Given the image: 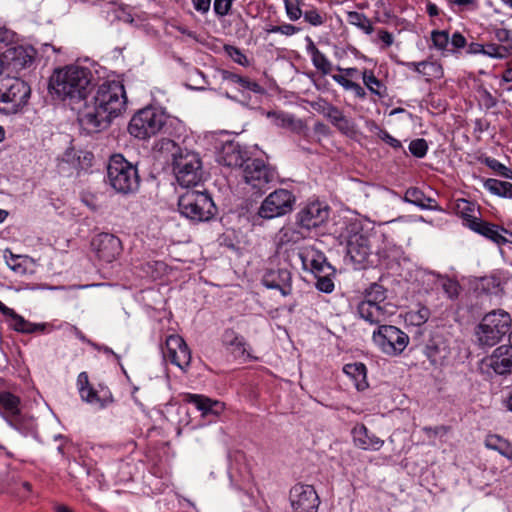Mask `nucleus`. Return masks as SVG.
Returning <instances> with one entry per match:
<instances>
[{
    "label": "nucleus",
    "instance_id": "nucleus-48",
    "mask_svg": "<svg viewBox=\"0 0 512 512\" xmlns=\"http://www.w3.org/2000/svg\"><path fill=\"white\" fill-rule=\"evenodd\" d=\"M410 153L416 158H423L428 151V143L424 138H417L409 144Z\"/></svg>",
    "mask_w": 512,
    "mask_h": 512
},
{
    "label": "nucleus",
    "instance_id": "nucleus-11",
    "mask_svg": "<svg viewBox=\"0 0 512 512\" xmlns=\"http://www.w3.org/2000/svg\"><path fill=\"white\" fill-rule=\"evenodd\" d=\"M330 212L331 208L326 202L318 199L308 201L295 214V225L301 232L310 233L327 223Z\"/></svg>",
    "mask_w": 512,
    "mask_h": 512
},
{
    "label": "nucleus",
    "instance_id": "nucleus-38",
    "mask_svg": "<svg viewBox=\"0 0 512 512\" xmlns=\"http://www.w3.org/2000/svg\"><path fill=\"white\" fill-rule=\"evenodd\" d=\"M429 274L442 280V289L449 299L454 300L458 298L461 286L457 280L452 279L447 275H441L440 273L434 271H430Z\"/></svg>",
    "mask_w": 512,
    "mask_h": 512
},
{
    "label": "nucleus",
    "instance_id": "nucleus-43",
    "mask_svg": "<svg viewBox=\"0 0 512 512\" xmlns=\"http://www.w3.org/2000/svg\"><path fill=\"white\" fill-rule=\"evenodd\" d=\"M223 50L231 60L240 66H250V61L247 56L238 47L231 44H224Z\"/></svg>",
    "mask_w": 512,
    "mask_h": 512
},
{
    "label": "nucleus",
    "instance_id": "nucleus-44",
    "mask_svg": "<svg viewBox=\"0 0 512 512\" xmlns=\"http://www.w3.org/2000/svg\"><path fill=\"white\" fill-rule=\"evenodd\" d=\"M237 85L239 86V91L242 93V96L244 98L249 97V95L245 93L246 91H250L260 95L265 93V89L258 82L251 80L249 77L246 76H242Z\"/></svg>",
    "mask_w": 512,
    "mask_h": 512
},
{
    "label": "nucleus",
    "instance_id": "nucleus-32",
    "mask_svg": "<svg viewBox=\"0 0 512 512\" xmlns=\"http://www.w3.org/2000/svg\"><path fill=\"white\" fill-rule=\"evenodd\" d=\"M81 399L89 404L97 405L99 408H106L114 402L113 395L110 390H98L91 386L80 396Z\"/></svg>",
    "mask_w": 512,
    "mask_h": 512
},
{
    "label": "nucleus",
    "instance_id": "nucleus-52",
    "mask_svg": "<svg viewBox=\"0 0 512 512\" xmlns=\"http://www.w3.org/2000/svg\"><path fill=\"white\" fill-rule=\"evenodd\" d=\"M234 0H214L213 10L218 18H223L230 14Z\"/></svg>",
    "mask_w": 512,
    "mask_h": 512
},
{
    "label": "nucleus",
    "instance_id": "nucleus-10",
    "mask_svg": "<svg viewBox=\"0 0 512 512\" xmlns=\"http://www.w3.org/2000/svg\"><path fill=\"white\" fill-rule=\"evenodd\" d=\"M88 102L115 118L125 109L127 103L124 85L119 81H105L98 86L95 95Z\"/></svg>",
    "mask_w": 512,
    "mask_h": 512
},
{
    "label": "nucleus",
    "instance_id": "nucleus-49",
    "mask_svg": "<svg viewBox=\"0 0 512 512\" xmlns=\"http://www.w3.org/2000/svg\"><path fill=\"white\" fill-rule=\"evenodd\" d=\"M10 319V326L12 327L13 330L23 334H32V330H28L30 322L26 320L23 316L15 312Z\"/></svg>",
    "mask_w": 512,
    "mask_h": 512
},
{
    "label": "nucleus",
    "instance_id": "nucleus-19",
    "mask_svg": "<svg viewBox=\"0 0 512 512\" xmlns=\"http://www.w3.org/2000/svg\"><path fill=\"white\" fill-rule=\"evenodd\" d=\"M21 398L10 391H0V415L12 428L21 431L24 415Z\"/></svg>",
    "mask_w": 512,
    "mask_h": 512
},
{
    "label": "nucleus",
    "instance_id": "nucleus-41",
    "mask_svg": "<svg viewBox=\"0 0 512 512\" xmlns=\"http://www.w3.org/2000/svg\"><path fill=\"white\" fill-rule=\"evenodd\" d=\"M416 310L412 309L406 314V319L414 326H422L430 318L431 311L428 307L418 303Z\"/></svg>",
    "mask_w": 512,
    "mask_h": 512
},
{
    "label": "nucleus",
    "instance_id": "nucleus-45",
    "mask_svg": "<svg viewBox=\"0 0 512 512\" xmlns=\"http://www.w3.org/2000/svg\"><path fill=\"white\" fill-rule=\"evenodd\" d=\"M287 17L290 21H297L302 17L303 0H284Z\"/></svg>",
    "mask_w": 512,
    "mask_h": 512
},
{
    "label": "nucleus",
    "instance_id": "nucleus-6",
    "mask_svg": "<svg viewBox=\"0 0 512 512\" xmlns=\"http://www.w3.org/2000/svg\"><path fill=\"white\" fill-rule=\"evenodd\" d=\"M341 237L346 238V257L356 265V269L374 265L371 240L360 223L347 225L345 235L341 234Z\"/></svg>",
    "mask_w": 512,
    "mask_h": 512
},
{
    "label": "nucleus",
    "instance_id": "nucleus-25",
    "mask_svg": "<svg viewBox=\"0 0 512 512\" xmlns=\"http://www.w3.org/2000/svg\"><path fill=\"white\" fill-rule=\"evenodd\" d=\"M248 153L234 141H228L222 146L218 162L231 168H242L248 158Z\"/></svg>",
    "mask_w": 512,
    "mask_h": 512
},
{
    "label": "nucleus",
    "instance_id": "nucleus-3",
    "mask_svg": "<svg viewBox=\"0 0 512 512\" xmlns=\"http://www.w3.org/2000/svg\"><path fill=\"white\" fill-rule=\"evenodd\" d=\"M107 182L123 195L138 192L141 184L138 162L133 163L120 153L112 154L107 163Z\"/></svg>",
    "mask_w": 512,
    "mask_h": 512
},
{
    "label": "nucleus",
    "instance_id": "nucleus-12",
    "mask_svg": "<svg viewBox=\"0 0 512 512\" xmlns=\"http://www.w3.org/2000/svg\"><path fill=\"white\" fill-rule=\"evenodd\" d=\"M373 342L385 354L400 355L409 343V336L393 325H379L372 334Z\"/></svg>",
    "mask_w": 512,
    "mask_h": 512
},
{
    "label": "nucleus",
    "instance_id": "nucleus-57",
    "mask_svg": "<svg viewBox=\"0 0 512 512\" xmlns=\"http://www.w3.org/2000/svg\"><path fill=\"white\" fill-rule=\"evenodd\" d=\"M90 346L93 347L97 351L103 352V353H105L107 355H112L113 358L115 359V361L117 362V364L120 366V368H121L122 372L124 373V375L127 376V372H126L125 368L123 367V365L121 364V357H120V355L115 353L110 347H108L106 345H101V344H98L96 342H92Z\"/></svg>",
    "mask_w": 512,
    "mask_h": 512
},
{
    "label": "nucleus",
    "instance_id": "nucleus-14",
    "mask_svg": "<svg viewBox=\"0 0 512 512\" xmlns=\"http://www.w3.org/2000/svg\"><path fill=\"white\" fill-rule=\"evenodd\" d=\"M423 353L432 366H444L451 355L450 337L443 329L430 331Z\"/></svg>",
    "mask_w": 512,
    "mask_h": 512
},
{
    "label": "nucleus",
    "instance_id": "nucleus-47",
    "mask_svg": "<svg viewBox=\"0 0 512 512\" xmlns=\"http://www.w3.org/2000/svg\"><path fill=\"white\" fill-rule=\"evenodd\" d=\"M425 199L424 192L418 187H410L406 190L403 201L409 204H413L419 208L424 207L423 201Z\"/></svg>",
    "mask_w": 512,
    "mask_h": 512
},
{
    "label": "nucleus",
    "instance_id": "nucleus-35",
    "mask_svg": "<svg viewBox=\"0 0 512 512\" xmlns=\"http://www.w3.org/2000/svg\"><path fill=\"white\" fill-rule=\"evenodd\" d=\"M483 185L493 195L512 199V183L510 182L488 178L484 181Z\"/></svg>",
    "mask_w": 512,
    "mask_h": 512
},
{
    "label": "nucleus",
    "instance_id": "nucleus-54",
    "mask_svg": "<svg viewBox=\"0 0 512 512\" xmlns=\"http://www.w3.org/2000/svg\"><path fill=\"white\" fill-rule=\"evenodd\" d=\"M372 123L375 129L378 130L377 135L382 141H384L394 149H399L402 147L401 142L398 139L394 138L392 135H390L387 130L380 128L375 122Z\"/></svg>",
    "mask_w": 512,
    "mask_h": 512
},
{
    "label": "nucleus",
    "instance_id": "nucleus-8",
    "mask_svg": "<svg viewBox=\"0 0 512 512\" xmlns=\"http://www.w3.org/2000/svg\"><path fill=\"white\" fill-rule=\"evenodd\" d=\"M168 119L169 116L162 108L148 105L132 116L128 132L137 139L146 140L160 133Z\"/></svg>",
    "mask_w": 512,
    "mask_h": 512
},
{
    "label": "nucleus",
    "instance_id": "nucleus-5",
    "mask_svg": "<svg viewBox=\"0 0 512 512\" xmlns=\"http://www.w3.org/2000/svg\"><path fill=\"white\" fill-rule=\"evenodd\" d=\"M178 211L193 222H208L218 213V208L207 192L188 190L178 198Z\"/></svg>",
    "mask_w": 512,
    "mask_h": 512
},
{
    "label": "nucleus",
    "instance_id": "nucleus-1",
    "mask_svg": "<svg viewBox=\"0 0 512 512\" xmlns=\"http://www.w3.org/2000/svg\"><path fill=\"white\" fill-rule=\"evenodd\" d=\"M94 75L87 67L68 65L57 68L49 78L48 91L58 100L73 102L86 100L94 88Z\"/></svg>",
    "mask_w": 512,
    "mask_h": 512
},
{
    "label": "nucleus",
    "instance_id": "nucleus-29",
    "mask_svg": "<svg viewBox=\"0 0 512 512\" xmlns=\"http://www.w3.org/2000/svg\"><path fill=\"white\" fill-rule=\"evenodd\" d=\"M221 341L223 346L231 350L236 357L249 356L246 349L248 346L246 339L233 328H226L223 331Z\"/></svg>",
    "mask_w": 512,
    "mask_h": 512
},
{
    "label": "nucleus",
    "instance_id": "nucleus-20",
    "mask_svg": "<svg viewBox=\"0 0 512 512\" xmlns=\"http://www.w3.org/2000/svg\"><path fill=\"white\" fill-rule=\"evenodd\" d=\"M166 356L182 371H187L191 363V350L179 335H170L166 340Z\"/></svg>",
    "mask_w": 512,
    "mask_h": 512
},
{
    "label": "nucleus",
    "instance_id": "nucleus-16",
    "mask_svg": "<svg viewBox=\"0 0 512 512\" xmlns=\"http://www.w3.org/2000/svg\"><path fill=\"white\" fill-rule=\"evenodd\" d=\"M293 512H317L320 499L312 485L297 483L289 491Z\"/></svg>",
    "mask_w": 512,
    "mask_h": 512
},
{
    "label": "nucleus",
    "instance_id": "nucleus-63",
    "mask_svg": "<svg viewBox=\"0 0 512 512\" xmlns=\"http://www.w3.org/2000/svg\"><path fill=\"white\" fill-rule=\"evenodd\" d=\"M451 44L456 49H461L466 47L467 41L466 38L458 31L454 32L451 37Z\"/></svg>",
    "mask_w": 512,
    "mask_h": 512
},
{
    "label": "nucleus",
    "instance_id": "nucleus-33",
    "mask_svg": "<svg viewBox=\"0 0 512 512\" xmlns=\"http://www.w3.org/2000/svg\"><path fill=\"white\" fill-rule=\"evenodd\" d=\"M387 299V289L377 283V282H374V283H371L369 285V287H367L365 290H364V293H363V299L361 300L362 302H367L370 304H373V305H376V306H388L389 304L386 303Z\"/></svg>",
    "mask_w": 512,
    "mask_h": 512
},
{
    "label": "nucleus",
    "instance_id": "nucleus-22",
    "mask_svg": "<svg viewBox=\"0 0 512 512\" xmlns=\"http://www.w3.org/2000/svg\"><path fill=\"white\" fill-rule=\"evenodd\" d=\"M291 272L286 268L269 269L262 277V284L268 289L279 290L281 295L288 296L292 292Z\"/></svg>",
    "mask_w": 512,
    "mask_h": 512
},
{
    "label": "nucleus",
    "instance_id": "nucleus-26",
    "mask_svg": "<svg viewBox=\"0 0 512 512\" xmlns=\"http://www.w3.org/2000/svg\"><path fill=\"white\" fill-rule=\"evenodd\" d=\"M303 268L309 270L316 278L322 275H335L336 269L327 261L324 253L315 251L311 257L301 256Z\"/></svg>",
    "mask_w": 512,
    "mask_h": 512
},
{
    "label": "nucleus",
    "instance_id": "nucleus-42",
    "mask_svg": "<svg viewBox=\"0 0 512 512\" xmlns=\"http://www.w3.org/2000/svg\"><path fill=\"white\" fill-rule=\"evenodd\" d=\"M397 64L405 66L409 69L414 70L418 74L424 76H434L433 72L427 71V68L432 69L433 71L440 68L436 63L430 62L427 60H423L420 62H406V61H397Z\"/></svg>",
    "mask_w": 512,
    "mask_h": 512
},
{
    "label": "nucleus",
    "instance_id": "nucleus-28",
    "mask_svg": "<svg viewBox=\"0 0 512 512\" xmlns=\"http://www.w3.org/2000/svg\"><path fill=\"white\" fill-rule=\"evenodd\" d=\"M356 313L359 318L368 322L371 325H381L389 316L386 306H376L373 304L360 301L356 308Z\"/></svg>",
    "mask_w": 512,
    "mask_h": 512
},
{
    "label": "nucleus",
    "instance_id": "nucleus-56",
    "mask_svg": "<svg viewBox=\"0 0 512 512\" xmlns=\"http://www.w3.org/2000/svg\"><path fill=\"white\" fill-rule=\"evenodd\" d=\"M310 106L313 110H315L319 114L324 115L325 117L327 115V112L329 113L330 111H334L333 105L323 98H318L316 101H312L310 103Z\"/></svg>",
    "mask_w": 512,
    "mask_h": 512
},
{
    "label": "nucleus",
    "instance_id": "nucleus-30",
    "mask_svg": "<svg viewBox=\"0 0 512 512\" xmlns=\"http://www.w3.org/2000/svg\"><path fill=\"white\" fill-rule=\"evenodd\" d=\"M343 372L352 379L355 388L358 391H364L369 387L367 381V368L362 362L345 364Z\"/></svg>",
    "mask_w": 512,
    "mask_h": 512
},
{
    "label": "nucleus",
    "instance_id": "nucleus-9",
    "mask_svg": "<svg viewBox=\"0 0 512 512\" xmlns=\"http://www.w3.org/2000/svg\"><path fill=\"white\" fill-rule=\"evenodd\" d=\"M295 202L296 197L291 191L276 189L262 201L257 212L250 215L249 221L253 226H261L264 220L282 217L292 212Z\"/></svg>",
    "mask_w": 512,
    "mask_h": 512
},
{
    "label": "nucleus",
    "instance_id": "nucleus-51",
    "mask_svg": "<svg viewBox=\"0 0 512 512\" xmlns=\"http://www.w3.org/2000/svg\"><path fill=\"white\" fill-rule=\"evenodd\" d=\"M335 275H322L316 278L315 287L320 292L329 294L334 290V279Z\"/></svg>",
    "mask_w": 512,
    "mask_h": 512
},
{
    "label": "nucleus",
    "instance_id": "nucleus-37",
    "mask_svg": "<svg viewBox=\"0 0 512 512\" xmlns=\"http://www.w3.org/2000/svg\"><path fill=\"white\" fill-rule=\"evenodd\" d=\"M362 79L367 89L374 95L383 98L386 96V86L379 80L372 70L364 69L362 72Z\"/></svg>",
    "mask_w": 512,
    "mask_h": 512
},
{
    "label": "nucleus",
    "instance_id": "nucleus-31",
    "mask_svg": "<svg viewBox=\"0 0 512 512\" xmlns=\"http://www.w3.org/2000/svg\"><path fill=\"white\" fill-rule=\"evenodd\" d=\"M305 40L307 42V53L311 56V61L314 67L323 75L330 74L333 68L332 63L317 48V46L314 44L313 40L309 36H306Z\"/></svg>",
    "mask_w": 512,
    "mask_h": 512
},
{
    "label": "nucleus",
    "instance_id": "nucleus-59",
    "mask_svg": "<svg viewBox=\"0 0 512 512\" xmlns=\"http://www.w3.org/2000/svg\"><path fill=\"white\" fill-rule=\"evenodd\" d=\"M268 116H274L276 119V124L283 128H288L290 120L294 117L293 115L284 113V112H271Z\"/></svg>",
    "mask_w": 512,
    "mask_h": 512
},
{
    "label": "nucleus",
    "instance_id": "nucleus-55",
    "mask_svg": "<svg viewBox=\"0 0 512 512\" xmlns=\"http://www.w3.org/2000/svg\"><path fill=\"white\" fill-rule=\"evenodd\" d=\"M289 124V129L299 135H302L304 138H307L309 136V128L308 126L306 125V123L301 120V119H295V117H293L290 122H288Z\"/></svg>",
    "mask_w": 512,
    "mask_h": 512
},
{
    "label": "nucleus",
    "instance_id": "nucleus-39",
    "mask_svg": "<svg viewBox=\"0 0 512 512\" xmlns=\"http://www.w3.org/2000/svg\"><path fill=\"white\" fill-rule=\"evenodd\" d=\"M347 21L349 24L356 26L362 30L365 34H372L374 27L369 18L364 13L357 11L347 12Z\"/></svg>",
    "mask_w": 512,
    "mask_h": 512
},
{
    "label": "nucleus",
    "instance_id": "nucleus-61",
    "mask_svg": "<svg viewBox=\"0 0 512 512\" xmlns=\"http://www.w3.org/2000/svg\"><path fill=\"white\" fill-rule=\"evenodd\" d=\"M219 74L224 81H228L233 84L239 83L242 75L237 74L235 72L226 70V69H219Z\"/></svg>",
    "mask_w": 512,
    "mask_h": 512
},
{
    "label": "nucleus",
    "instance_id": "nucleus-15",
    "mask_svg": "<svg viewBox=\"0 0 512 512\" xmlns=\"http://www.w3.org/2000/svg\"><path fill=\"white\" fill-rule=\"evenodd\" d=\"M78 122L81 131L86 135L100 133L110 127L114 119L105 110H100L88 100H85V105L78 113Z\"/></svg>",
    "mask_w": 512,
    "mask_h": 512
},
{
    "label": "nucleus",
    "instance_id": "nucleus-62",
    "mask_svg": "<svg viewBox=\"0 0 512 512\" xmlns=\"http://www.w3.org/2000/svg\"><path fill=\"white\" fill-rule=\"evenodd\" d=\"M194 9L201 13L206 14L209 12L211 7V0H191Z\"/></svg>",
    "mask_w": 512,
    "mask_h": 512
},
{
    "label": "nucleus",
    "instance_id": "nucleus-2",
    "mask_svg": "<svg viewBox=\"0 0 512 512\" xmlns=\"http://www.w3.org/2000/svg\"><path fill=\"white\" fill-rule=\"evenodd\" d=\"M159 151L171 155L172 170L182 187L196 186L202 180V161L198 153L179 146L175 141L163 138Z\"/></svg>",
    "mask_w": 512,
    "mask_h": 512
},
{
    "label": "nucleus",
    "instance_id": "nucleus-27",
    "mask_svg": "<svg viewBox=\"0 0 512 512\" xmlns=\"http://www.w3.org/2000/svg\"><path fill=\"white\" fill-rule=\"evenodd\" d=\"M351 435L355 446L363 450L372 449L377 451L384 444V441L375 434L370 433L363 423L356 424L351 430Z\"/></svg>",
    "mask_w": 512,
    "mask_h": 512
},
{
    "label": "nucleus",
    "instance_id": "nucleus-13",
    "mask_svg": "<svg viewBox=\"0 0 512 512\" xmlns=\"http://www.w3.org/2000/svg\"><path fill=\"white\" fill-rule=\"evenodd\" d=\"M242 170L245 182L259 192H262L263 187L274 182L277 178L276 168L259 158L248 157Z\"/></svg>",
    "mask_w": 512,
    "mask_h": 512
},
{
    "label": "nucleus",
    "instance_id": "nucleus-24",
    "mask_svg": "<svg viewBox=\"0 0 512 512\" xmlns=\"http://www.w3.org/2000/svg\"><path fill=\"white\" fill-rule=\"evenodd\" d=\"M468 228L494 244L503 246V232H506V228L503 226L480 218L471 219Z\"/></svg>",
    "mask_w": 512,
    "mask_h": 512
},
{
    "label": "nucleus",
    "instance_id": "nucleus-40",
    "mask_svg": "<svg viewBox=\"0 0 512 512\" xmlns=\"http://www.w3.org/2000/svg\"><path fill=\"white\" fill-rule=\"evenodd\" d=\"M478 161L493 170L497 175L506 179H512V169L505 166L497 159L482 155L478 158Z\"/></svg>",
    "mask_w": 512,
    "mask_h": 512
},
{
    "label": "nucleus",
    "instance_id": "nucleus-34",
    "mask_svg": "<svg viewBox=\"0 0 512 512\" xmlns=\"http://www.w3.org/2000/svg\"><path fill=\"white\" fill-rule=\"evenodd\" d=\"M475 291L478 294L498 296L503 291L501 280L497 275L483 276L476 282Z\"/></svg>",
    "mask_w": 512,
    "mask_h": 512
},
{
    "label": "nucleus",
    "instance_id": "nucleus-7",
    "mask_svg": "<svg viewBox=\"0 0 512 512\" xmlns=\"http://www.w3.org/2000/svg\"><path fill=\"white\" fill-rule=\"evenodd\" d=\"M31 96L30 86L19 77L1 74L0 76V113L16 114L27 105Z\"/></svg>",
    "mask_w": 512,
    "mask_h": 512
},
{
    "label": "nucleus",
    "instance_id": "nucleus-36",
    "mask_svg": "<svg viewBox=\"0 0 512 512\" xmlns=\"http://www.w3.org/2000/svg\"><path fill=\"white\" fill-rule=\"evenodd\" d=\"M456 208L457 213L463 220V225L467 228L471 219H480V217L475 215L476 211L480 215V206H478L475 202L466 199H460L457 201Z\"/></svg>",
    "mask_w": 512,
    "mask_h": 512
},
{
    "label": "nucleus",
    "instance_id": "nucleus-17",
    "mask_svg": "<svg viewBox=\"0 0 512 512\" xmlns=\"http://www.w3.org/2000/svg\"><path fill=\"white\" fill-rule=\"evenodd\" d=\"M92 250L99 260L111 263L116 260L122 252V242L114 234L102 232L91 241Z\"/></svg>",
    "mask_w": 512,
    "mask_h": 512
},
{
    "label": "nucleus",
    "instance_id": "nucleus-60",
    "mask_svg": "<svg viewBox=\"0 0 512 512\" xmlns=\"http://www.w3.org/2000/svg\"><path fill=\"white\" fill-rule=\"evenodd\" d=\"M77 386L79 390L80 396H83V393L90 388L92 385L89 382V377L87 372H81L77 377Z\"/></svg>",
    "mask_w": 512,
    "mask_h": 512
},
{
    "label": "nucleus",
    "instance_id": "nucleus-18",
    "mask_svg": "<svg viewBox=\"0 0 512 512\" xmlns=\"http://www.w3.org/2000/svg\"><path fill=\"white\" fill-rule=\"evenodd\" d=\"M0 61H2V73L4 70L18 73L32 65L34 50L21 45L11 46L1 54Z\"/></svg>",
    "mask_w": 512,
    "mask_h": 512
},
{
    "label": "nucleus",
    "instance_id": "nucleus-50",
    "mask_svg": "<svg viewBox=\"0 0 512 512\" xmlns=\"http://www.w3.org/2000/svg\"><path fill=\"white\" fill-rule=\"evenodd\" d=\"M431 40L438 50L446 49L449 43V33L446 30H433L431 32Z\"/></svg>",
    "mask_w": 512,
    "mask_h": 512
},
{
    "label": "nucleus",
    "instance_id": "nucleus-46",
    "mask_svg": "<svg viewBox=\"0 0 512 512\" xmlns=\"http://www.w3.org/2000/svg\"><path fill=\"white\" fill-rule=\"evenodd\" d=\"M336 129L348 138L355 139L357 136L356 124L352 119L343 115L335 124Z\"/></svg>",
    "mask_w": 512,
    "mask_h": 512
},
{
    "label": "nucleus",
    "instance_id": "nucleus-53",
    "mask_svg": "<svg viewBox=\"0 0 512 512\" xmlns=\"http://www.w3.org/2000/svg\"><path fill=\"white\" fill-rule=\"evenodd\" d=\"M302 16L312 26H321L325 23V15H321L316 8L303 12Z\"/></svg>",
    "mask_w": 512,
    "mask_h": 512
},
{
    "label": "nucleus",
    "instance_id": "nucleus-4",
    "mask_svg": "<svg viewBox=\"0 0 512 512\" xmlns=\"http://www.w3.org/2000/svg\"><path fill=\"white\" fill-rule=\"evenodd\" d=\"M512 319L508 312L498 309L484 315L475 328L476 343L479 347H493L511 329Z\"/></svg>",
    "mask_w": 512,
    "mask_h": 512
},
{
    "label": "nucleus",
    "instance_id": "nucleus-58",
    "mask_svg": "<svg viewBox=\"0 0 512 512\" xmlns=\"http://www.w3.org/2000/svg\"><path fill=\"white\" fill-rule=\"evenodd\" d=\"M497 443H503L505 446H508V442L503 440L498 435H492L489 436L486 440V446L490 449L497 450L499 453H501L504 456H507V454L503 451L502 446L497 445Z\"/></svg>",
    "mask_w": 512,
    "mask_h": 512
},
{
    "label": "nucleus",
    "instance_id": "nucleus-21",
    "mask_svg": "<svg viewBox=\"0 0 512 512\" xmlns=\"http://www.w3.org/2000/svg\"><path fill=\"white\" fill-rule=\"evenodd\" d=\"M185 403L193 404L200 412L202 417H219L226 408L224 402L214 400L203 394L186 393L183 396Z\"/></svg>",
    "mask_w": 512,
    "mask_h": 512
},
{
    "label": "nucleus",
    "instance_id": "nucleus-64",
    "mask_svg": "<svg viewBox=\"0 0 512 512\" xmlns=\"http://www.w3.org/2000/svg\"><path fill=\"white\" fill-rule=\"evenodd\" d=\"M482 99L486 109L494 108L498 103L497 99L487 89L483 90Z\"/></svg>",
    "mask_w": 512,
    "mask_h": 512
},
{
    "label": "nucleus",
    "instance_id": "nucleus-23",
    "mask_svg": "<svg viewBox=\"0 0 512 512\" xmlns=\"http://www.w3.org/2000/svg\"><path fill=\"white\" fill-rule=\"evenodd\" d=\"M404 252L400 246L385 243L373 255V266H380L387 270H397Z\"/></svg>",
    "mask_w": 512,
    "mask_h": 512
}]
</instances>
